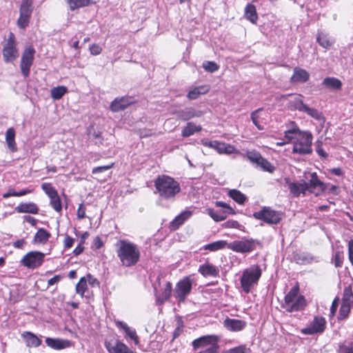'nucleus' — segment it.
Returning a JSON list of instances; mask_svg holds the SVG:
<instances>
[{
    "mask_svg": "<svg viewBox=\"0 0 353 353\" xmlns=\"http://www.w3.org/2000/svg\"><path fill=\"white\" fill-rule=\"evenodd\" d=\"M115 246L117 255L123 266L132 267L139 261L141 252L137 245L126 239H120Z\"/></svg>",
    "mask_w": 353,
    "mask_h": 353,
    "instance_id": "f257e3e1",
    "label": "nucleus"
},
{
    "mask_svg": "<svg viewBox=\"0 0 353 353\" xmlns=\"http://www.w3.org/2000/svg\"><path fill=\"white\" fill-rule=\"evenodd\" d=\"M154 183L156 188L155 193H158L159 197L163 199H173L181 191L179 183L168 175L158 176Z\"/></svg>",
    "mask_w": 353,
    "mask_h": 353,
    "instance_id": "f03ea898",
    "label": "nucleus"
},
{
    "mask_svg": "<svg viewBox=\"0 0 353 353\" xmlns=\"http://www.w3.org/2000/svg\"><path fill=\"white\" fill-rule=\"evenodd\" d=\"M306 305L304 296L299 295L298 287H293L285 295L283 307L288 312L300 311Z\"/></svg>",
    "mask_w": 353,
    "mask_h": 353,
    "instance_id": "7ed1b4c3",
    "label": "nucleus"
},
{
    "mask_svg": "<svg viewBox=\"0 0 353 353\" xmlns=\"http://www.w3.org/2000/svg\"><path fill=\"white\" fill-rule=\"evenodd\" d=\"M261 276V270L257 265L245 269L241 278V285L245 293H249L252 288L258 283Z\"/></svg>",
    "mask_w": 353,
    "mask_h": 353,
    "instance_id": "20e7f679",
    "label": "nucleus"
},
{
    "mask_svg": "<svg viewBox=\"0 0 353 353\" xmlns=\"http://www.w3.org/2000/svg\"><path fill=\"white\" fill-rule=\"evenodd\" d=\"M312 136L310 132L303 131L297 136L294 143L293 153H298L301 155L308 154L312 152Z\"/></svg>",
    "mask_w": 353,
    "mask_h": 353,
    "instance_id": "39448f33",
    "label": "nucleus"
},
{
    "mask_svg": "<svg viewBox=\"0 0 353 353\" xmlns=\"http://www.w3.org/2000/svg\"><path fill=\"white\" fill-rule=\"evenodd\" d=\"M3 59L6 63H12L19 57L15 37L13 33L9 34L6 43L2 50Z\"/></svg>",
    "mask_w": 353,
    "mask_h": 353,
    "instance_id": "423d86ee",
    "label": "nucleus"
},
{
    "mask_svg": "<svg viewBox=\"0 0 353 353\" xmlns=\"http://www.w3.org/2000/svg\"><path fill=\"white\" fill-rule=\"evenodd\" d=\"M253 216L268 224H277L281 220V214L279 212L274 210L270 207H263L260 211L255 212Z\"/></svg>",
    "mask_w": 353,
    "mask_h": 353,
    "instance_id": "0eeeda50",
    "label": "nucleus"
},
{
    "mask_svg": "<svg viewBox=\"0 0 353 353\" xmlns=\"http://www.w3.org/2000/svg\"><path fill=\"white\" fill-rule=\"evenodd\" d=\"M192 288V280L190 276H185L180 280L174 288L175 297L179 302H184L187 296L190 294Z\"/></svg>",
    "mask_w": 353,
    "mask_h": 353,
    "instance_id": "6e6552de",
    "label": "nucleus"
},
{
    "mask_svg": "<svg viewBox=\"0 0 353 353\" xmlns=\"http://www.w3.org/2000/svg\"><path fill=\"white\" fill-rule=\"evenodd\" d=\"M44 258L43 253L39 251H31L21 259V263L29 269H36L43 264Z\"/></svg>",
    "mask_w": 353,
    "mask_h": 353,
    "instance_id": "1a4fd4ad",
    "label": "nucleus"
},
{
    "mask_svg": "<svg viewBox=\"0 0 353 353\" xmlns=\"http://www.w3.org/2000/svg\"><path fill=\"white\" fill-rule=\"evenodd\" d=\"M35 50L32 46H28L25 48L20 63V68L22 74L26 77L30 74V68L33 63Z\"/></svg>",
    "mask_w": 353,
    "mask_h": 353,
    "instance_id": "9d476101",
    "label": "nucleus"
},
{
    "mask_svg": "<svg viewBox=\"0 0 353 353\" xmlns=\"http://www.w3.org/2000/svg\"><path fill=\"white\" fill-rule=\"evenodd\" d=\"M326 327V321L324 317L320 316H314L313 321L306 327L301 329L302 334L312 335L317 333H322Z\"/></svg>",
    "mask_w": 353,
    "mask_h": 353,
    "instance_id": "9b49d317",
    "label": "nucleus"
},
{
    "mask_svg": "<svg viewBox=\"0 0 353 353\" xmlns=\"http://www.w3.org/2000/svg\"><path fill=\"white\" fill-rule=\"evenodd\" d=\"M256 248L255 242L253 239H242L241 241H234L228 243V248L240 253L250 252Z\"/></svg>",
    "mask_w": 353,
    "mask_h": 353,
    "instance_id": "f8f14e48",
    "label": "nucleus"
},
{
    "mask_svg": "<svg viewBox=\"0 0 353 353\" xmlns=\"http://www.w3.org/2000/svg\"><path fill=\"white\" fill-rule=\"evenodd\" d=\"M219 337L215 334L205 335L198 339H194L192 342V345L194 351L199 349H205L211 345L219 343Z\"/></svg>",
    "mask_w": 353,
    "mask_h": 353,
    "instance_id": "ddd939ff",
    "label": "nucleus"
},
{
    "mask_svg": "<svg viewBox=\"0 0 353 353\" xmlns=\"http://www.w3.org/2000/svg\"><path fill=\"white\" fill-rule=\"evenodd\" d=\"M201 143L203 145L213 148L221 154H230L236 150L233 145L218 141L202 140Z\"/></svg>",
    "mask_w": 353,
    "mask_h": 353,
    "instance_id": "4468645a",
    "label": "nucleus"
},
{
    "mask_svg": "<svg viewBox=\"0 0 353 353\" xmlns=\"http://www.w3.org/2000/svg\"><path fill=\"white\" fill-rule=\"evenodd\" d=\"M294 105L296 110L300 112H305L311 117L318 121H321L323 119V114L321 112H319L316 109L310 108L309 106L305 105L300 97L294 101Z\"/></svg>",
    "mask_w": 353,
    "mask_h": 353,
    "instance_id": "2eb2a0df",
    "label": "nucleus"
},
{
    "mask_svg": "<svg viewBox=\"0 0 353 353\" xmlns=\"http://www.w3.org/2000/svg\"><path fill=\"white\" fill-rule=\"evenodd\" d=\"M134 102L135 99L132 97H117L111 103L110 110L114 112H119L123 110Z\"/></svg>",
    "mask_w": 353,
    "mask_h": 353,
    "instance_id": "dca6fc26",
    "label": "nucleus"
},
{
    "mask_svg": "<svg viewBox=\"0 0 353 353\" xmlns=\"http://www.w3.org/2000/svg\"><path fill=\"white\" fill-rule=\"evenodd\" d=\"M105 346L109 353H137L120 341H116L113 343L105 342Z\"/></svg>",
    "mask_w": 353,
    "mask_h": 353,
    "instance_id": "f3484780",
    "label": "nucleus"
},
{
    "mask_svg": "<svg viewBox=\"0 0 353 353\" xmlns=\"http://www.w3.org/2000/svg\"><path fill=\"white\" fill-rule=\"evenodd\" d=\"M316 40L325 49H330L335 43V39L332 36L322 30L317 32Z\"/></svg>",
    "mask_w": 353,
    "mask_h": 353,
    "instance_id": "a211bd4d",
    "label": "nucleus"
},
{
    "mask_svg": "<svg viewBox=\"0 0 353 353\" xmlns=\"http://www.w3.org/2000/svg\"><path fill=\"white\" fill-rule=\"evenodd\" d=\"M224 327L231 332H239L246 326V322L239 319L226 318L223 321Z\"/></svg>",
    "mask_w": 353,
    "mask_h": 353,
    "instance_id": "6ab92c4d",
    "label": "nucleus"
},
{
    "mask_svg": "<svg viewBox=\"0 0 353 353\" xmlns=\"http://www.w3.org/2000/svg\"><path fill=\"white\" fill-rule=\"evenodd\" d=\"M310 179L306 182L307 191L313 192L314 190L319 188L320 191L323 192L326 189V185L319 179L316 172L310 173Z\"/></svg>",
    "mask_w": 353,
    "mask_h": 353,
    "instance_id": "aec40b11",
    "label": "nucleus"
},
{
    "mask_svg": "<svg viewBox=\"0 0 353 353\" xmlns=\"http://www.w3.org/2000/svg\"><path fill=\"white\" fill-rule=\"evenodd\" d=\"M286 182L288 184L290 193L296 197L299 196L301 193L305 194L307 191V186L305 180H301L299 183L289 182L288 180Z\"/></svg>",
    "mask_w": 353,
    "mask_h": 353,
    "instance_id": "412c9836",
    "label": "nucleus"
},
{
    "mask_svg": "<svg viewBox=\"0 0 353 353\" xmlns=\"http://www.w3.org/2000/svg\"><path fill=\"white\" fill-rule=\"evenodd\" d=\"M177 117L184 121L191 119L194 117H200L203 113L201 111L196 110L192 108H185L183 110H178Z\"/></svg>",
    "mask_w": 353,
    "mask_h": 353,
    "instance_id": "4be33fe9",
    "label": "nucleus"
},
{
    "mask_svg": "<svg viewBox=\"0 0 353 353\" xmlns=\"http://www.w3.org/2000/svg\"><path fill=\"white\" fill-rule=\"evenodd\" d=\"M198 272L204 277H216L219 276V269L215 265L209 263H205L200 265Z\"/></svg>",
    "mask_w": 353,
    "mask_h": 353,
    "instance_id": "5701e85b",
    "label": "nucleus"
},
{
    "mask_svg": "<svg viewBox=\"0 0 353 353\" xmlns=\"http://www.w3.org/2000/svg\"><path fill=\"white\" fill-rule=\"evenodd\" d=\"M192 214L191 211H183L172 221L170 225V228L174 230L178 229Z\"/></svg>",
    "mask_w": 353,
    "mask_h": 353,
    "instance_id": "b1692460",
    "label": "nucleus"
},
{
    "mask_svg": "<svg viewBox=\"0 0 353 353\" xmlns=\"http://www.w3.org/2000/svg\"><path fill=\"white\" fill-rule=\"evenodd\" d=\"M15 210L19 213L37 214L39 208L37 205L32 202L21 203L16 208Z\"/></svg>",
    "mask_w": 353,
    "mask_h": 353,
    "instance_id": "393cba45",
    "label": "nucleus"
},
{
    "mask_svg": "<svg viewBox=\"0 0 353 353\" xmlns=\"http://www.w3.org/2000/svg\"><path fill=\"white\" fill-rule=\"evenodd\" d=\"M22 338L25 340L28 347H39L41 341L35 334L30 332H25L22 334Z\"/></svg>",
    "mask_w": 353,
    "mask_h": 353,
    "instance_id": "a878e982",
    "label": "nucleus"
},
{
    "mask_svg": "<svg viewBox=\"0 0 353 353\" xmlns=\"http://www.w3.org/2000/svg\"><path fill=\"white\" fill-rule=\"evenodd\" d=\"M310 74L304 69L295 68L294 73L291 77L292 81L303 83L308 80Z\"/></svg>",
    "mask_w": 353,
    "mask_h": 353,
    "instance_id": "bb28decb",
    "label": "nucleus"
},
{
    "mask_svg": "<svg viewBox=\"0 0 353 353\" xmlns=\"http://www.w3.org/2000/svg\"><path fill=\"white\" fill-rule=\"evenodd\" d=\"M6 141L8 148L11 152H16L17 150V144L15 142V130L12 128H10L6 132Z\"/></svg>",
    "mask_w": 353,
    "mask_h": 353,
    "instance_id": "cd10ccee",
    "label": "nucleus"
},
{
    "mask_svg": "<svg viewBox=\"0 0 353 353\" xmlns=\"http://www.w3.org/2000/svg\"><path fill=\"white\" fill-rule=\"evenodd\" d=\"M48 346L54 350H63L66 347V341L48 337L46 339Z\"/></svg>",
    "mask_w": 353,
    "mask_h": 353,
    "instance_id": "c85d7f7f",
    "label": "nucleus"
},
{
    "mask_svg": "<svg viewBox=\"0 0 353 353\" xmlns=\"http://www.w3.org/2000/svg\"><path fill=\"white\" fill-rule=\"evenodd\" d=\"M117 324L120 328L125 331L126 335L132 339L136 345L139 344V337L135 330L131 329L125 323L122 321H118Z\"/></svg>",
    "mask_w": 353,
    "mask_h": 353,
    "instance_id": "c756f323",
    "label": "nucleus"
},
{
    "mask_svg": "<svg viewBox=\"0 0 353 353\" xmlns=\"http://www.w3.org/2000/svg\"><path fill=\"white\" fill-rule=\"evenodd\" d=\"M50 234L46 230L39 229L34 235V243L35 244H45L49 239Z\"/></svg>",
    "mask_w": 353,
    "mask_h": 353,
    "instance_id": "7c9ffc66",
    "label": "nucleus"
},
{
    "mask_svg": "<svg viewBox=\"0 0 353 353\" xmlns=\"http://www.w3.org/2000/svg\"><path fill=\"white\" fill-rule=\"evenodd\" d=\"M228 243L226 241L220 240L213 243L206 244L203 246V249L211 252H215L228 248Z\"/></svg>",
    "mask_w": 353,
    "mask_h": 353,
    "instance_id": "2f4dec72",
    "label": "nucleus"
},
{
    "mask_svg": "<svg viewBox=\"0 0 353 353\" xmlns=\"http://www.w3.org/2000/svg\"><path fill=\"white\" fill-rule=\"evenodd\" d=\"M245 15L246 19L252 23H256L258 19L256 8L250 3L248 4L245 8Z\"/></svg>",
    "mask_w": 353,
    "mask_h": 353,
    "instance_id": "473e14b6",
    "label": "nucleus"
},
{
    "mask_svg": "<svg viewBox=\"0 0 353 353\" xmlns=\"http://www.w3.org/2000/svg\"><path fill=\"white\" fill-rule=\"evenodd\" d=\"M172 293V284L170 282H167L163 292L157 296V301L160 303H163L168 301L171 296Z\"/></svg>",
    "mask_w": 353,
    "mask_h": 353,
    "instance_id": "72a5a7b5",
    "label": "nucleus"
},
{
    "mask_svg": "<svg viewBox=\"0 0 353 353\" xmlns=\"http://www.w3.org/2000/svg\"><path fill=\"white\" fill-rule=\"evenodd\" d=\"M33 10L32 0H22L19 9L21 15L31 17Z\"/></svg>",
    "mask_w": 353,
    "mask_h": 353,
    "instance_id": "f704fd0d",
    "label": "nucleus"
},
{
    "mask_svg": "<svg viewBox=\"0 0 353 353\" xmlns=\"http://www.w3.org/2000/svg\"><path fill=\"white\" fill-rule=\"evenodd\" d=\"M201 130V126L196 125L192 122L188 123L187 125L183 129L181 134L183 137H188L192 135L196 132H199Z\"/></svg>",
    "mask_w": 353,
    "mask_h": 353,
    "instance_id": "c9c22d12",
    "label": "nucleus"
},
{
    "mask_svg": "<svg viewBox=\"0 0 353 353\" xmlns=\"http://www.w3.org/2000/svg\"><path fill=\"white\" fill-rule=\"evenodd\" d=\"M228 195L239 204H243L247 199L244 194L235 189L230 190L228 192Z\"/></svg>",
    "mask_w": 353,
    "mask_h": 353,
    "instance_id": "e433bc0d",
    "label": "nucleus"
},
{
    "mask_svg": "<svg viewBox=\"0 0 353 353\" xmlns=\"http://www.w3.org/2000/svg\"><path fill=\"white\" fill-rule=\"evenodd\" d=\"M342 304L349 306H351L353 304V292L350 286H347L344 289Z\"/></svg>",
    "mask_w": 353,
    "mask_h": 353,
    "instance_id": "4c0bfd02",
    "label": "nucleus"
},
{
    "mask_svg": "<svg viewBox=\"0 0 353 353\" xmlns=\"http://www.w3.org/2000/svg\"><path fill=\"white\" fill-rule=\"evenodd\" d=\"M323 85L329 88H341V81L335 77H327L323 81Z\"/></svg>",
    "mask_w": 353,
    "mask_h": 353,
    "instance_id": "58836bf2",
    "label": "nucleus"
},
{
    "mask_svg": "<svg viewBox=\"0 0 353 353\" xmlns=\"http://www.w3.org/2000/svg\"><path fill=\"white\" fill-rule=\"evenodd\" d=\"M303 131H301L300 129L296 126L294 125L292 128L288 129L285 131V138L288 141H292V139H296L297 136L299 134H301Z\"/></svg>",
    "mask_w": 353,
    "mask_h": 353,
    "instance_id": "ea45409f",
    "label": "nucleus"
},
{
    "mask_svg": "<svg viewBox=\"0 0 353 353\" xmlns=\"http://www.w3.org/2000/svg\"><path fill=\"white\" fill-rule=\"evenodd\" d=\"M207 212L215 221H221L226 218V211L218 212L212 208H208Z\"/></svg>",
    "mask_w": 353,
    "mask_h": 353,
    "instance_id": "a19ab883",
    "label": "nucleus"
},
{
    "mask_svg": "<svg viewBox=\"0 0 353 353\" xmlns=\"http://www.w3.org/2000/svg\"><path fill=\"white\" fill-rule=\"evenodd\" d=\"M68 3L69 4L70 8L74 10L88 6L90 4V0H68Z\"/></svg>",
    "mask_w": 353,
    "mask_h": 353,
    "instance_id": "79ce46f5",
    "label": "nucleus"
},
{
    "mask_svg": "<svg viewBox=\"0 0 353 353\" xmlns=\"http://www.w3.org/2000/svg\"><path fill=\"white\" fill-rule=\"evenodd\" d=\"M261 110L259 109L255 112H252L251 114V119L253 123L256 125V127L259 130H262L264 129V126L262 122L260 121Z\"/></svg>",
    "mask_w": 353,
    "mask_h": 353,
    "instance_id": "37998d69",
    "label": "nucleus"
},
{
    "mask_svg": "<svg viewBox=\"0 0 353 353\" xmlns=\"http://www.w3.org/2000/svg\"><path fill=\"white\" fill-rule=\"evenodd\" d=\"M256 165L261 168L263 171H266L270 173H273L275 170V168L263 157L261 159Z\"/></svg>",
    "mask_w": 353,
    "mask_h": 353,
    "instance_id": "c03bdc74",
    "label": "nucleus"
},
{
    "mask_svg": "<svg viewBox=\"0 0 353 353\" xmlns=\"http://www.w3.org/2000/svg\"><path fill=\"white\" fill-rule=\"evenodd\" d=\"M295 260L298 263H310L312 261L313 257L307 253H301L295 256Z\"/></svg>",
    "mask_w": 353,
    "mask_h": 353,
    "instance_id": "a18cd8bd",
    "label": "nucleus"
},
{
    "mask_svg": "<svg viewBox=\"0 0 353 353\" xmlns=\"http://www.w3.org/2000/svg\"><path fill=\"white\" fill-rule=\"evenodd\" d=\"M86 290L87 280L85 277H81L78 283L76 285V292L77 294L83 296Z\"/></svg>",
    "mask_w": 353,
    "mask_h": 353,
    "instance_id": "49530a36",
    "label": "nucleus"
},
{
    "mask_svg": "<svg viewBox=\"0 0 353 353\" xmlns=\"http://www.w3.org/2000/svg\"><path fill=\"white\" fill-rule=\"evenodd\" d=\"M203 68L205 69V70L210 72H214L219 70V65L217 63L214 61H205L203 63Z\"/></svg>",
    "mask_w": 353,
    "mask_h": 353,
    "instance_id": "de8ad7c7",
    "label": "nucleus"
},
{
    "mask_svg": "<svg viewBox=\"0 0 353 353\" xmlns=\"http://www.w3.org/2000/svg\"><path fill=\"white\" fill-rule=\"evenodd\" d=\"M30 18L31 17L21 15L20 14L19 18L17 20V26L19 28L21 29H25L26 27H28Z\"/></svg>",
    "mask_w": 353,
    "mask_h": 353,
    "instance_id": "09e8293b",
    "label": "nucleus"
},
{
    "mask_svg": "<svg viewBox=\"0 0 353 353\" xmlns=\"http://www.w3.org/2000/svg\"><path fill=\"white\" fill-rule=\"evenodd\" d=\"M41 188L49 197L54 196L56 194H57V192L50 183H43L41 185Z\"/></svg>",
    "mask_w": 353,
    "mask_h": 353,
    "instance_id": "8fccbe9b",
    "label": "nucleus"
},
{
    "mask_svg": "<svg viewBox=\"0 0 353 353\" xmlns=\"http://www.w3.org/2000/svg\"><path fill=\"white\" fill-rule=\"evenodd\" d=\"M52 207L57 212L61 210V203L58 194L50 197Z\"/></svg>",
    "mask_w": 353,
    "mask_h": 353,
    "instance_id": "3c124183",
    "label": "nucleus"
},
{
    "mask_svg": "<svg viewBox=\"0 0 353 353\" xmlns=\"http://www.w3.org/2000/svg\"><path fill=\"white\" fill-rule=\"evenodd\" d=\"M248 158L252 163L257 165L263 157L259 152L252 151L248 153Z\"/></svg>",
    "mask_w": 353,
    "mask_h": 353,
    "instance_id": "603ef678",
    "label": "nucleus"
},
{
    "mask_svg": "<svg viewBox=\"0 0 353 353\" xmlns=\"http://www.w3.org/2000/svg\"><path fill=\"white\" fill-rule=\"evenodd\" d=\"M248 158L252 163L257 165L263 157L259 152L252 151L248 153Z\"/></svg>",
    "mask_w": 353,
    "mask_h": 353,
    "instance_id": "864d4df0",
    "label": "nucleus"
},
{
    "mask_svg": "<svg viewBox=\"0 0 353 353\" xmlns=\"http://www.w3.org/2000/svg\"><path fill=\"white\" fill-rule=\"evenodd\" d=\"M249 350L250 349L246 347L245 345H241L239 346L225 350L223 353H247Z\"/></svg>",
    "mask_w": 353,
    "mask_h": 353,
    "instance_id": "5fc2aeb1",
    "label": "nucleus"
},
{
    "mask_svg": "<svg viewBox=\"0 0 353 353\" xmlns=\"http://www.w3.org/2000/svg\"><path fill=\"white\" fill-rule=\"evenodd\" d=\"M350 308H351V306H349V305H347L345 304H341L338 319L339 320L345 319L350 313Z\"/></svg>",
    "mask_w": 353,
    "mask_h": 353,
    "instance_id": "6e6d98bb",
    "label": "nucleus"
},
{
    "mask_svg": "<svg viewBox=\"0 0 353 353\" xmlns=\"http://www.w3.org/2000/svg\"><path fill=\"white\" fill-rule=\"evenodd\" d=\"M339 353H353V342L340 345Z\"/></svg>",
    "mask_w": 353,
    "mask_h": 353,
    "instance_id": "4d7b16f0",
    "label": "nucleus"
},
{
    "mask_svg": "<svg viewBox=\"0 0 353 353\" xmlns=\"http://www.w3.org/2000/svg\"><path fill=\"white\" fill-rule=\"evenodd\" d=\"M215 205L217 207L222 208L223 209V211H226V214H234L235 213L234 210L225 202L216 201Z\"/></svg>",
    "mask_w": 353,
    "mask_h": 353,
    "instance_id": "13d9d810",
    "label": "nucleus"
},
{
    "mask_svg": "<svg viewBox=\"0 0 353 353\" xmlns=\"http://www.w3.org/2000/svg\"><path fill=\"white\" fill-rule=\"evenodd\" d=\"M334 265L336 268H340L342 266L343 262V255L341 252H336L335 253L334 256Z\"/></svg>",
    "mask_w": 353,
    "mask_h": 353,
    "instance_id": "bf43d9fd",
    "label": "nucleus"
},
{
    "mask_svg": "<svg viewBox=\"0 0 353 353\" xmlns=\"http://www.w3.org/2000/svg\"><path fill=\"white\" fill-rule=\"evenodd\" d=\"M207 92V90H204L203 92L199 91V90H190L188 94L189 99H196L199 95L205 94Z\"/></svg>",
    "mask_w": 353,
    "mask_h": 353,
    "instance_id": "052dcab7",
    "label": "nucleus"
},
{
    "mask_svg": "<svg viewBox=\"0 0 353 353\" xmlns=\"http://www.w3.org/2000/svg\"><path fill=\"white\" fill-rule=\"evenodd\" d=\"M113 165H114V163H111V164L107 165H102V166H98V167L94 168L92 169V173L93 174H99L101 172H103L107 171V170H110V168H112Z\"/></svg>",
    "mask_w": 353,
    "mask_h": 353,
    "instance_id": "680f3d73",
    "label": "nucleus"
},
{
    "mask_svg": "<svg viewBox=\"0 0 353 353\" xmlns=\"http://www.w3.org/2000/svg\"><path fill=\"white\" fill-rule=\"evenodd\" d=\"M222 225L225 228H239L240 224L236 221L228 220L223 223Z\"/></svg>",
    "mask_w": 353,
    "mask_h": 353,
    "instance_id": "e2e57ef3",
    "label": "nucleus"
},
{
    "mask_svg": "<svg viewBox=\"0 0 353 353\" xmlns=\"http://www.w3.org/2000/svg\"><path fill=\"white\" fill-rule=\"evenodd\" d=\"M219 348V343H217L214 345H211L210 347H208V348H205L198 353H216Z\"/></svg>",
    "mask_w": 353,
    "mask_h": 353,
    "instance_id": "0e129e2a",
    "label": "nucleus"
},
{
    "mask_svg": "<svg viewBox=\"0 0 353 353\" xmlns=\"http://www.w3.org/2000/svg\"><path fill=\"white\" fill-rule=\"evenodd\" d=\"M52 97L54 99H60L65 93L66 90H51Z\"/></svg>",
    "mask_w": 353,
    "mask_h": 353,
    "instance_id": "69168bd1",
    "label": "nucleus"
},
{
    "mask_svg": "<svg viewBox=\"0 0 353 353\" xmlns=\"http://www.w3.org/2000/svg\"><path fill=\"white\" fill-rule=\"evenodd\" d=\"M87 277H88V282L92 287H99V286L100 283L97 279L93 277L90 274H88Z\"/></svg>",
    "mask_w": 353,
    "mask_h": 353,
    "instance_id": "338daca9",
    "label": "nucleus"
},
{
    "mask_svg": "<svg viewBox=\"0 0 353 353\" xmlns=\"http://www.w3.org/2000/svg\"><path fill=\"white\" fill-rule=\"evenodd\" d=\"M348 255L350 261L353 265V240H350L348 243Z\"/></svg>",
    "mask_w": 353,
    "mask_h": 353,
    "instance_id": "774afa93",
    "label": "nucleus"
}]
</instances>
